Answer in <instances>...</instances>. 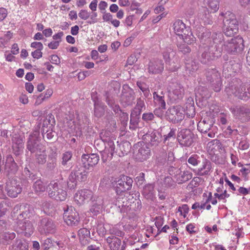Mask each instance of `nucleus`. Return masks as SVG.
<instances>
[{"instance_id":"1","label":"nucleus","mask_w":250,"mask_h":250,"mask_svg":"<svg viewBox=\"0 0 250 250\" xmlns=\"http://www.w3.org/2000/svg\"><path fill=\"white\" fill-rule=\"evenodd\" d=\"M198 37L200 40V47L206 50L200 57V62L203 64H208L211 60L221 56L222 49L218 45L223 37L221 33H211L209 30L204 29L199 32Z\"/></svg>"},{"instance_id":"2","label":"nucleus","mask_w":250,"mask_h":250,"mask_svg":"<svg viewBox=\"0 0 250 250\" xmlns=\"http://www.w3.org/2000/svg\"><path fill=\"white\" fill-rule=\"evenodd\" d=\"M225 92L229 97L234 96L247 101L250 98V83H243L236 79H233L226 87Z\"/></svg>"},{"instance_id":"3","label":"nucleus","mask_w":250,"mask_h":250,"mask_svg":"<svg viewBox=\"0 0 250 250\" xmlns=\"http://www.w3.org/2000/svg\"><path fill=\"white\" fill-rule=\"evenodd\" d=\"M27 211L20 213L17 218V231L25 237H30L34 232V227L29 218L31 215H28Z\"/></svg>"},{"instance_id":"4","label":"nucleus","mask_w":250,"mask_h":250,"mask_svg":"<svg viewBox=\"0 0 250 250\" xmlns=\"http://www.w3.org/2000/svg\"><path fill=\"white\" fill-rule=\"evenodd\" d=\"M220 16L223 17V30L227 36H232L238 30V21L235 15L230 11L222 12Z\"/></svg>"},{"instance_id":"5","label":"nucleus","mask_w":250,"mask_h":250,"mask_svg":"<svg viewBox=\"0 0 250 250\" xmlns=\"http://www.w3.org/2000/svg\"><path fill=\"white\" fill-rule=\"evenodd\" d=\"M173 29L177 35L181 37L185 43L191 44L195 42L196 38L193 36L189 26L180 20H177L173 23Z\"/></svg>"},{"instance_id":"6","label":"nucleus","mask_w":250,"mask_h":250,"mask_svg":"<svg viewBox=\"0 0 250 250\" xmlns=\"http://www.w3.org/2000/svg\"><path fill=\"white\" fill-rule=\"evenodd\" d=\"M218 45L222 48V51L224 50L231 53L240 52L244 47V40L239 36L225 42L223 41V37L221 42H219Z\"/></svg>"},{"instance_id":"7","label":"nucleus","mask_w":250,"mask_h":250,"mask_svg":"<svg viewBox=\"0 0 250 250\" xmlns=\"http://www.w3.org/2000/svg\"><path fill=\"white\" fill-rule=\"evenodd\" d=\"M87 172L86 171V167L80 165L77 166L74 169L70 174L67 185L70 189H74L77 186L78 182L84 181L87 178Z\"/></svg>"},{"instance_id":"8","label":"nucleus","mask_w":250,"mask_h":250,"mask_svg":"<svg viewBox=\"0 0 250 250\" xmlns=\"http://www.w3.org/2000/svg\"><path fill=\"white\" fill-rule=\"evenodd\" d=\"M110 132H102L100 137L102 140L105 143V149L102 153V160L104 163L112 158L115 152V146L112 138L109 137Z\"/></svg>"},{"instance_id":"9","label":"nucleus","mask_w":250,"mask_h":250,"mask_svg":"<svg viewBox=\"0 0 250 250\" xmlns=\"http://www.w3.org/2000/svg\"><path fill=\"white\" fill-rule=\"evenodd\" d=\"M185 111L180 105L170 107L166 112L167 119L174 124L182 121L185 118Z\"/></svg>"},{"instance_id":"10","label":"nucleus","mask_w":250,"mask_h":250,"mask_svg":"<svg viewBox=\"0 0 250 250\" xmlns=\"http://www.w3.org/2000/svg\"><path fill=\"white\" fill-rule=\"evenodd\" d=\"M168 172L169 174L173 176L178 184H182L191 179L192 173L188 171H182L179 168L170 167Z\"/></svg>"},{"instance_id":"11","label":"nucleus","mask_w":250,"mask_h":250,"mask_svg":"<svg viewBox=\"0 0 250 250\" xmlns=\"http://www.w3.org/2000/svg\"><path fill=\"white\" fill-rule=\"evenodd\" d=\"M194 134L189 129H182L177 133V140L182 146H190L194 142Z\"/></svg>"},{"instance_id":"12","label":"nucleus","mask_w":250,"mask_h":250,"mask_svg":"<svg viewBox=\"0 0 250 250\" xmlns=\"http://www.w3.org/2000/svg\"><path fill=\"white\" fill-rule=\"evenodd\" d=\"M233 116L243 122L250 120V107L246 105H238L231 108Z\"/></svg>"},{"instance_id":"13","label":"nucleus","mask_w":250,"mask_h":250,"mask_svg":"<svg viewBox=\"0 0 250 250\" xmlns=\"http://www.w3.org/2000/svg\"><path fill=\"white\" fill-rule=\"evenodd\" d=\"M5 190L8 196L11 198L17 197L22 191L20 182L15 179H9L6 183Z\"/></svg>"},{"instance_id":"14","label":"nucleus","mask_w":250,"mask_h":250,"mask_svg":"<svg viewBox=\"0 0 250 250\" xmlns=\"http://www.w3.org/2000/svg\"><path fill=\"white\" fill-rule=\"evenodd\" d=\"M135 95L133 89L127 85H124L121 96V104L125 107L132 105L135 100Z\"/></svg>"},{"instance_id":"15","label":"nucleus","mask_w":250,"mask_h":250,"mask_svg":"<svg viewBox=\"0 0 250 250\" xmlns=\"http://www.w3.org/2000/svg\"><path fill=\"white\" fill-rule=\"evenodd\" d=\"M168 96L170 100L176 101L181 99L184 95L183 86L178 83H171L167 87Z\"/></svg>"},{"instance_id":"16","label":"nucleus","mask_w":250,"mask_h":250,"mask_svg":"<svg viewBox=\"0 0 250 250\" xmlns=\"http://www.w3.org/2000/svg\"><path fill=\"white\" fill-rule=\"evenodd\" d=\"M90 201V212L93 215H97L100 213L103 208L104 206V198L102 196L94 194Z\"/></svg>"},{"instance_id":"17","label":"nucleus","mask_w":250,"mask_h":250,"mask_svg":"<svg viewBox=\"0 0 250 250\" xmlns=\"http://www.w3.org/2000/svg\"><path fill=\"white\" fill-rule=\"evenodd\" d=\"M133 181L132 179L126 176H123L117 182V186L115 187L116 192L117 195L129 190L132 187Z\"/></svg>"},{"instance_id":"18","label":"nucleus","mask_w":250,"mask_h":250,"mask_svg":"<svg viewBox=\"0 0 250 250\" xmlns=\"http://www.w3.org/2000/svg\"><path fill=\"white\" fill-rule=\"evenodd\" d=\"M94 194L92 190L83 189L78 190L74 195L75 202L79 205L83 204L85 202L90 201Z\"/></svg>"},{"instance_id":"19","label":"nucleus","mask_w":250,"mask_h":250,"mask_svg":"<svg viewBox=\"0 0 250 250\" xmlns=\"http://www.w3.org/2000/svg\"><path fill=\"white\" fill-rule=\"evenodd\" d=\"M44 148V146L38 142L37 133L31 134L27 143V149L31 153H36Z\"/></svg>"},{"instance_id":"20","label":"nucleus","mask_w":250,"mask_h":250,"mask_svg":"<svg viewBox=\"0 0 250 250\" xmlns=\"http://www.w3.org/2000/svg\"><path fill=\"white\" fill-rule=\"evenodd\" d=\"M55 225L53 221L47 217L42 218L39 225V230L42 233H52L55 232Z\"/></svg>"},{"instance_id":"21","label":"nucleus","mask_w":250,"mask_h":250,"mask_svg":"<svg viewBox=\"0 0 250 250\" xmlns=\"http://www.w3.org/2000/svg\"><path fill=\"white\" fill-rule=\"evenodd\" d=\"M201 166L198 168L193 169V171L199 176L209 175L212 171L211 163L207 159H203L201 162Z\"/></svg>"},{"instance_id":"22","label":"nucleus","mask_w":250,"mask_h":250,"mask_svg":"<svg viewBox=\"0 0 250 250\" xmlns=\"http://www.w3.org/2000/svg\"><path fill=\"white\" fill-rule=\"evenodd\" d=\"M143 140L152 146H157L162 141V135L157 131H148L143 136Z\"/></svg>"},{"instance_id":"23","label":"nucleus","mask_w":250,"mask_h":250,"mask_svg":"<svg viewBox=\"0 0 250 250\" xmlns=\"http://www.w3.org/2000/svg\"><path fill=\"white\" fill-rule=\"evenodd\" d=\"M164 69V64L162 60L154 59L150 61L147 67L148 72L151 74L161 73Z\"/></svg>"},{"instance_id":"24","label":"nucleus","mask_w":250,"mask_h":250,"mask_svg":"<svg viewBox=\"0 0 250 250\" xmlns=\"http://www.w3.org/2000/svg\"><path fill=\"white\" fill-rule=\"evenodd\" d=\"M213 119L209 117H206L202 119L197 125L198 130L202 133H207L210 129H212L214 125Z\"/></svg>"},{"instance_id":"25","label":"nucleus","mask_w":250,"mask_h":250,"mask_svg":"<svg viewBox=\"0 0 250 250\" xmlns=\"http://www.w3.org/2000/svg\"><path fill=\"white\" fill-rule=\"evenodd\" d=\"M63 218L64 221L69 226H77L79 224L80 217L76 211L65 210Z\"/></svg>"},{"instance_id":"26","label":"nucleus","mask_w":250,"mask_h":250,"mask_svg":"<svg viewBox=\"0 0 250 250\" xmlns=\"http://www.w3.org/2000/svg\"><path fill=\"white\" fill-rule=\"evenodd\" d=\"M99 161V156L97 154L91 153L89 154H83L82 156V162L83 166L89 168V167H93L96 165Z\"/></svg>"},{"instance_id":"27","label":"nucleus","mask_w":250,"mask_h":250,"mask_svg":"<svg viewBox=\"0 0 250 250\" xmlns=\"http://www.w3.org/2000/svg\"><path fill=\"white\" fill-rule=\"evenodd\" d=\"M136 147H139L136 154V159L141 162L147 159L150 156V149L146 144L138 143Z\"/></svg>"},{"instance_id":"28","label":"nucleus","mask_w":250,"mask_h":250,"mask_svg":"<svg viewBox=\"0 0 250 250\" xmlns=\"http://www.w3.org/2000/svg\"><path fill=\"white\" fill-rule=\"evenodd\" d=\"M163 59L165 62L169 65L172 63H175L177 62L176 52L170 47H166L163 52Z\"/></svg>"},{"instance_id":"29","label":"nucleus","mask_w":250,"mask_h":250,"mask_svg":"<svg viewBox=\"0 0 250 250\" xmlns=\"http://www.w3.org/2000/svg\"><path fill=\"white\" fill-rule=\"evenodd\" d=\"M106 241L111 250H125V243L122 245L121 240L115 236H109L106 239Z\"/></svg>"},{"instance_id":"30","label":"nucleus","mask_w":250,"mask_h":250,"mask_svg":"<svg viewBox=\"0 0 250 250\" xmlns=\"http://www.w3.org/2000/svg\"><path fill=\"white\" fill-rule=\"evenodd\" d=\"M153 96L154 104L159 108L165 109L166 104L164 92L162 90H158L153 93Z\"/></svg>"},{"instance_id":"31","label":"nucleus","mask_w":250,"mask_h":250,"mask_svg":"<svg viewBox=\"0 0 250 250\" xmlns=\"http://www.w3.org/2000/svg\"><path fill=\"white\" fill-rule=\"evenodd\" d=\"M198 18L205 24H211L212 20L208 9L203 7L199 11Z\"/></svg>"},{"instance_id":"32","label":"nucleus","mask_w":250,"mask_h":250,"mask_svg":"<svg viewBox=\"0 0 250 250\" xmlns=\"http://www.w3.org/2000/svg\"><path fill=\"white\" fill-rule=\"evenodd\" d=\"M205 75L207 80L209 83H214L215 81L221 78L220 73L215 68H208L207 69Z\"/></svg>"},{"instance_id":"33","label":"nucleus","mask_w":250,"mask_h":250,"mask_svg":"<svg viewBox=\"0 0 250 250\" xmlns=\"http://www.w3.org/2000/svg\"><path fill=\"white\" fill-rule=\"evenodd\" d=\"M61 182L59 181L54 180L51 181L47 186V191L49 197L54 196L60 189L62 188Z\"/></svg>"},{"instance_id":"34","label":"nucleus","mask_w":250,"mask_h":250,"mask_svg":"<svg viewBox=\"0 0 250 250\" xmlns=\"http://www.w3.org/2000/svg\"><path fill=\"white\" fill-rule=\"evenodd\" d=\"M94 115L97 118H101L104 114V108L106 106L98 99H94Z\"/></svg>"},{"instance_id":"35","label":"nucleus","mask_w":250,"mask_h":250,"mask_svg":"<svg viewBox=\"0 0 250 250\" xmlns=\"http://www.w3.org/2000/svg\"><path fill=\"white\" fill-rule=\"evenodd\" d=\"M5 169H7L9 172L15 173L17 170V165L15 162L14 158L11 155H8L6 157V160L5 165Z\"/></svg>"},{"instance_id":"36","label":"nucleus","mask_w":250,"mask_h":250,"mask_svg":"<svg viewBox=\"0 0 250 250\" xmlns=\"http://www.w3.org/2000/svg\"><path fill=\"white\" fill-rule=\"evenodd\" d=\"M203 158L202 155L194 153L190 155L187 160L188 163L191 166L196 167L201 163Z\"/></svg>"},{"instance_id":"37","label":"nucleus","mask_w":250,"mask_h":250,"mask_svg":"<svg viewBox=\"0 0 250 250\" xmlns=\"http://www.w3.org/2000/svg\"><path fill=\"white\" fill-rule=\"evenodd\" d=\"M10 250H28V245L23 240L16 239L15 242L9 247Z\"/></svg>"},{"instance_id":"38","label":"nucleus","mask_w":250,"mask_h":250,"mask_svg":"<svg viewBox=\"0 0 250 250\" xmlns=\"http://www.w3.org/2000/svg\"><path fill=\"white\" fill-rule=\"evenodd\" d=\"M136 102V104L132 109L131 113L136 116H139L143 110L145 109L146 105L144 100L141 98H138Z\"/></svg>"},{"instance_id":"39","label":"nucleus","mask_w":250,"mask_h":250,"mask_svg":"<svg viewBox=\"0 0 250 250\" xmlns=\"http://www.w3.org/2000/svg\"><path fill=\"white\" fill-rule=\"evenodd\" d=\"M47 154L45 147L35 153V161L40 165H42L46 162Z\"/></svg>"},{"instance_id":"40","label":"nucleus","mask_w":250,"mask_h":250,"mask_svg":"<svg viewBox=\"0 0 250 250\" xmlns=\"http://www.w3.org/2000/svg\"><path fill=\"white\" fill-rule=\"evenodd\" d=\"M33 188L37 194H40L45 191L47 189V187L44 183L39 179L34 183Z\"/></svg>"},{"instance_id":"41","label":"nucleus","mask_w":250,"mask_h":250,"mask_svg":"<svg viewBox=\"0 0 250 250\" xmlns=\"http://www.w3.org/2000/svg\"><path fill=\"white\" fill-rule=\"evenodd\" d=\"M16 237V234L13 232H3L1 235V240L4 244H10L11 241Z\"/></svg>"},{"instance_id":"42","label":"nucleus","mask_w":250,"mask_h":250,"mask_svg":"<svg viewBox=\"0 0 250 250\" xmlns=\"http://www.w3.org/2000/svg\"><path fill=\"white\" fill-rule=\"evenodd\" d=\"M13 148L15 150L17 149L16 150L17 152V154H19V152L23 148V140L19 136H15L12 139Z\"/></svg>"},{"instance_id":"43","label":"nucleus","mask_w":250,"mask_h":250,"mask_svg":"<svg viewBox=\"0 0 250 250\" xmlns=\"http://www.w3.org/2000/svg\"><path fill=\"white\" fill-rule=\"evenodd\" d=\"M42 131L43 137L44 138V135L46 134V138L48 140L51 139L54 136L55 132L53 130L52 125L46 126L43 125L42 128Z\"/></svg>"},{"instance_id":"44","label":"nucleus","mask_w":250,"mask_h":250,"mask_svg":"<svg viewBox=\"0 0 250 250\" xmlns=\"http://www.w3.org/2000/svg\"><path fill=\"white\" fill-rule=\"evenodd\" d=\"M66 197L67 192L65 190L63 189L62 187L59 191L54 194V196H51L50 197L57 201H63L66 199Z\"/></svg>"},{"instance_id":"45","label":"nucleus","mask_w":250,"mask_h":250,"mask_svg":"<svg viewBox=\"0 0 250 250\" xmlns=\"http://www.w3.org/2000/svg\"><path fill=\"white\" fill-rule=\"evenodd\" d=\"M167 153L164 151L160 152L156 155V163L157 165L162 166L166 164L167 161Z\"/></svg>"},{"instance_id":"46","label":"nucleus","mask_w":250,"mask_h":250,"mask_svg":"<svg viewBox=\"0 0 250 250\" xmlns=\"http://www.w3.org/2000/svg\"><path fill=\"white\" fill-rule=\"evenodd\" d=\"M209 7L213 12H216L219 8L220 0H205Z\"/></svg>"},{"instance_id":"47","label":"nucleus","mask_w":250,"mask_h":250,"mask_svg":"<svg viewBox=\"0 0 250 250\" xmlns=\"http://www.w3.org/2000/svg\"><path fill=\"white\" fill-rule=\"evenodd\" d=\"M117 195L118 196L117 197H115V199H113L111 200V204L115 205L119 208H123L125 206L124 201H123L124 198L121 197L122 195H120V194L118 195L117 194Z\"/></svg>"},{"instance_id":"48","label":"nucleus","mask_w":250,"mask_h":250,"mask_svg":"<svg viewBox=\"0 0 250 250\" xmlns=\"http://www.w3.org/2000/svg\"><path fill=\"white\" fill-rule=\"evenodd\" d=\"M44 212L48 215L50 214L53 210V205L51 202L44 201L42 204Z\"/></svg>"},{"instance_id":"49","label":"nucleus","mask_w":250,"mask_h":250,"mask_svg":"<svg viewBox=\"0 0 250 250\" xmlns=\"http://www.w3.org/2000/svg\"><path fill=\"white\" fill-rule=\"evenodd\" d=\"M189 211V208L187 204H184L182 206L179 207L176 209V212H179L181 216H183L184 218L187 216V214Z\"/></svg>"},{"instance_id":"50","label":"nucleus","mask_w":250,"mask_h":250,"mask_svg":"<svg viewBox=\"0 0 250 250\" xmlns=\"http://www.w3.org/2000/svg\"><path fill=\"white\" fill-rule=\"evenodd\" d=\"M138 116H136L135 114L131 113L130 120V128L135 129L137 128L138 124Z\"/></svg>"},{"instance_id":"51","label":"nucleus","mask_w":250,"mask_h":250,"mask_svg":"<svg viewBox=\"0 0 250 250\" xmlns=\"http://www.w3.org/2000/svg\"><path fill=\"white\" fill-rule=\"evenodd\" d=\"M250 147V143L247 139H242L239 142L238 148L241 150L244 151L248 150Z\"/></svg>"},{"instance_id":"52","label":"nucleus","mask_w":250,"mask_h":250,"mask_svg":"<svg viewBox=\"0 0 250 250\" xmlns=\"http://www.w3.org/2000/svg\"><path fill=\"white\" fill-rule=\"evenodd\" d=\"M186 114L189 118H193L195 115L194 105L187 104L186 105Z\"/></svg>"},{"instance_id":"53","label":"nucleus","mask_w":250,"mask_h":250,"mask_svg":"<svg viewBox=\"0 0 250 250\" xmlns=\"http://www.w3.org/2000/svg\"><path fill=\"white\" fill-rule=\"evenodd\" d=\"M176 137V129L171 128L170 131L167 135L164 136V142L166 143L167 141L171 139L174 140Z\"/></svg>"},{"instance_id":"54","label":"nucleus","mask_w":250,"mask_h":250,"mask_svg":"<svg viewBox=\"0 0 250 250\" xmlns=\"http://www.w3.org/2000/svg\"><path fill=\"white\" fill-rule=\"evenodd\" d=\"M187 70L189 71V73L192 74V73L196 71L198 66L195 62H192L191 63H187L186 65Z\"/></svg>"},{"instance_id":"55","label":"nucleus","mask_w":250,"mask_h":250,"mask_svg":"<svg viewBox=\"0 0 250 250\" xmlns=\"http://www.w3.org/2000/svg\"><path fill=\"white\" fill-rule=\"evenodd\" d=\"M163 184L165 187L171 188L174 187L175 183L171 177L167 176L164 179Z\"/></svg>"},{"instance_id":"56","label":"nucleus","mask_w":250,"mask_h":250,"mask_svg":"<svg viewBox=\"0 0 250 250\" xmlns=\"http://www.w3.org/2000/svg\"><path fill=\"white\" fill-rule=\"evenodd\" d=\"M137 85L144 93V95L147 97L149 95V90L146 84L141 82H137Z\"/></svg>"},{"instance_id":"57","label":"nucleus","mask_w":250,"mask_h":250,"mask_svg":"<svg viewBox=\"0 0 250 250\" xmlns=\"http://www.w3.org/2000/svg\"><path fill=\"white\" fill-rule=\"evenodd\" d=\"M72 157V153L71 151H66L63 153L62 156V165L65 166L67 162L71 160Z\"/></svg>"},{"instance_id":"58","label":"nucleus","mask_w":250,"mask_h":250,"mask_svg":"<svg viewBox=\"0 0 250 250\" xmlns=\"http://www.w3.org/2000/svg\"><path fill=\"white\" fill-rule=\"evenodd\" d=\"M78 16L81 19L87 20L90 17V12L86 9H81L78 13Z\"/></svg>"},{"instance_id":"59","label":"nucleus","mask_w":250,"mask_h":250,"mask_svg":"<svg viewBox=\"0 0 250 250\" xmlns=\"http://www.w3.org/2000/svg\"><path fill=\"white\" fill-rule=\"evenodd\" d=\"M212 84V87L215 92H219L221 90L222 86V81L221 78L214 81V83H210Z\"/></svg>"},{"instance_id":"60","label":"nucleus","mask_w":250,"mask_h":250,"mask_svg":"<svg viewBox=\"0 0 250 250\" xmlns=\"http://www.w3.org/2000/svg\"><path fill=\"white\" fill-rule=\"evenodd\" d=\"M109 233L117 236H122L124 235V232L119 230L117 227H113L109 229Z\"/></svg>"},{"instance_id":"61","label":"nucleus","mask_w":250,"mask_h":250,"mask_svg":"<svg viewBox=\"0 0 250 250\" xmlns=\"http://www.w3.org/2000/svg\"><path fill=\"white\" fill-rule=\"evenodd\" d=\"M179 51L184 54L189 53L191 51L189 47L186 44H180L178 45Z\"/></svg>"},{"instance_id":"62","label":"nucleus","mask_w":250,"mask_h":250,"mask_svg":"<svg viewBox=\"0 0 250 250\" xmlns=\"http://www.w3.org/2000/svg\"><path fill=\"white\" fill-rule=\"evenodd\" d=\"M106 103L108 104V105L112 108L113 111L116 113H118V112L120 111V106L116 104L115 103H114L113 102H110V100L108 98H107L106 99Z\"/></svg>"},{"instance_id":"63","label":"nucleus","mask_w":250,"mask_h":250,"mask_svg":"<svg viewBox=\"0 0 250 250\" xmlns=\"http://www.w3.org/2000/svg\"><path fill=\"white\" fill-rule=\"evenodd\" d=\"M202 179L199 177H194L191 182H190V185L192 187H197L202 182Z\"/></svg>"},{"instance_id":"64","label":"nucleus","mask_w":250,"mask_h":250,"mask_svg":"<svg viewBox=\"0 0 250 250\" xmlns=\"http://www.w3.org/2000/svg\"><path fill=\"white\" fill-rule=\"evenodd\" d=\"M153 118L154 115L151 112L145 113L142 115V119L146 122L151 121Z\"/></svg>"}]
</instances>
